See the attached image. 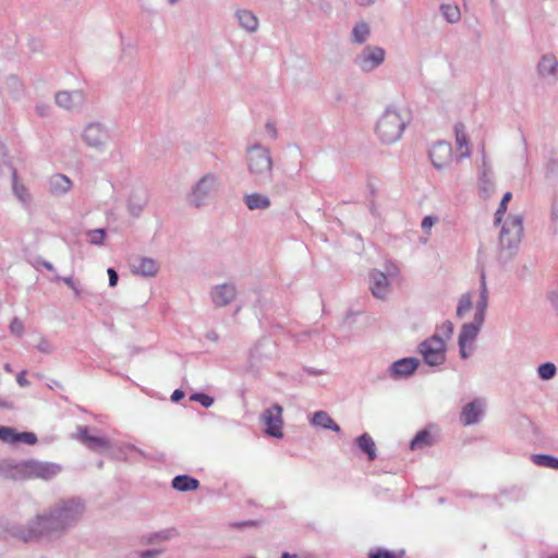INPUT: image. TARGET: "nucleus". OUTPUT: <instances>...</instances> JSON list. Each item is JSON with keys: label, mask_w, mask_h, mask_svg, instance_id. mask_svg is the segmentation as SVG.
<instances>
[{"label": "nucleus", "mask_w": 558, "mask_h": 558, "mask_svg": "<svg viewBox=\"0 0 558 558\" xmlns=\"http://www.w3.org/2000/svg\"><path fill=\"white\" fill-rule=\"evenodd\" d=\"M106 234L107 232L104 228L88 230L86 233L87 241L93 245H102L106 239Z\"/></svg>", "instance_id": "obj_39"}, {"label": "nucleus", "mask_w": 558, "mask_h": 558, "mask_svg": "<svg viewBox=\"0 0 558 558\" xmlns=\"http://www.w3.org/2000/svg\"><path fill=\"white\" fill-rule=\"evenodd\" d=\"M178 535V531L174 527L165 529L158 532L148 533L141 537L142 545H154L167 542Z\"/></svg>", "instance_id": "obj_22"}, {"label": "nucleus", "mask_w": 558, "mask_h": 558, "mask_svg": "<svg viewBox=\"0 0 558 558\" xmlns=\"http://www.w3.org/2000/svg\"><path fill=\"white\" fill-rule=\"evenodd\" d=\"M36 112L40 116V117H47L49 116L50 113V106L49 105H45V104H38L36 106Z\"/></svg>", "instance_id": "obj_56"}, {"label": "nucleus", "mask_w": 558, "mask_h": 558, "mask_svg": "<svg viewBox=\"0 0 558 558\" xmlns=\"http://www.w3.org/2000/svg\"><path fill=\"white\" fill-rule=\"evenodd\" d=\"M171 486L179 492H192L199 487V481L187 474H182L172 478Z\"/></svg>", "instance_id": "obj_24"}, {"label": "nucleus", "mask_w": 558, "mask_h": 558, "mask_svg": "<svg viewBox=\"0 0 558 558\" xmlns=\"http://www.w3.org/2000/svg\"><path fill=\"white\" fill-rule=\"evenodd\" d=\"M73 437L93 451L101 452L110 448L108 438L90 435L88 426L85 425H78Z\"/></svg>", "instance_id": "obj_11"}, {"label": "nucleus", "mask_w": 558, "mask_h": 558, "mask_svg": "<svg viewBox=\"0 0 558 558\" xmlns=\"http://www.w3.org/2000/svg\"><path fill=\"white\" fill-rule=\"evenodd\" d=\"M247 170L258 184L270 182L272 177V158L270 150L262 144H254L246 148Z\"/></svg>", "instance_id": "obj_3"}, {"label": "nucleus", "mask_w": 558, "mask_h": 558, "mask_svg": "<svg viewBox=\"0 0 558 558\" xmlns=\"http://www.w3.org/2000/svg\"><path fill=\"white\" fill-rule=\"evenodd\" d=\"M148 193L144 189H135L131 192L129 201H128V211L129 214L134 217L138 218L144 208L148 204Z\"/></svg>", "instance_id": "obj_17"}, {"label": "nucleus", "mask_w": 558, "mask_h": 558, "mask_svg": "<svg viewBox=\"0 0 558 558\" xmlns=\"http://www.w3.org/2000/svg\"><path fill=\"white\" fill-rule=\"evenodd\" d=\"M12 189L16 198L22 203L23 207L27 208L32 203V196L28 190L17 182V173L12 169Z\"/></svg>", "instance_id": "obj_28"}, {"label": "nucleus", "mask_w": 558, "mask_h": 558, "mask_svg": "<svg viewBox=\"0 0 558 558\" xmlns=\"http://www.w3.org/2000/svg\"><path fill=\"white\" fill-rule=\"evenodd\" d=\"M14 436V428L9 426L0 425V440L5 444H12Z\"/></svg>", "instance_id": "obj_44"}, {"label": "nucleus", "mask_w": 558, "mask_h": 558, "mask_svg": "<svg viewBox=\"0 0 558 558\" xmlns=\"http://www.w3.org/2000/svg\"><path fill=\"white\" fill-rule=\"evenodd\" d=\"M191 400L199 402L204 408H210L214 404V398L204 392L193 393Z\"/></svg>", "instance_id": "obj_43"}, {"label": "nucleus", "mask_w": 558, "mask_h": 558, "mask_svg": "<svg viewBox=\"0 0 558 558\" xmlns=\"http://www.w3.org/2000/svg\"><path fill=\"white\" fill-rule=\"evenodd\" d=\"M132 274L145 278L156 277L159 270L158 263L150 257L134 256L130 259Z\"/></svg>", "instance_id": "obj_15"}, {"label": "nucleus", "mask_w": 558, "mask_h": 558, "mask_svg": "<svg viewBox=\"0 0 558 558\" xmlns=\"http://www.w3.org/2000/svg\"><path fill=\"white\" fill-rule=\"evenodd\" d=\"M512 198V193L511 192H506L499 203V206L495 213V218H494V225L495 226H498L500 225V222L502 221V218L507 211V207H508V203L511 201Z\"/></svg>", "instance_id": "obj_36"}, {"label": "nucleus", "mask_w": 558, "mask_h": 558, "mask_svg": "<svg viewBox=\"0 0 558 558\" xmlns=\"http://www.w3.org/2000/svg\"><path fill=\"white\" fill-rule=\"evenodd\" d=\"M369 558H400L396 553L379 548L375 551H371Z\"/></svg>", "instance_id": "obj_45"}, {"label": "nucleus", "mask_w": 558, "mask_h": 558, "mask_svg": "<svg viewBox=\"0 0 558 558\" xmlns=\"http://www.w3.org/2000/svg\"><path fill=\"white\" fill-rule=\"evenodd\" d=\"M446 342L439 333H434L432 337L422 341L418 345V352L423 356L424 362L429 366H439L446 361Z\"/></svg>", "instance_id": "obj_6"}, {"label": "nucleus", "mask_w": 558, "mask_h": 558, "mask_svg": "<svg viewBox=\"0 0 558 558\" xmlns=\"http://www.w3.org/2000/svg\"><path fill=\"white\" fill-rule=\"evenodd\" d=\"M109 277V286L116 287L119 281V275L113 268H108L107 270Z\"/></svg>", "instance_id": "obj_55"}, {"label": "nucleus", "mask_w": 558, "mask_h": 558, "mask_svg": "<svg viewBox=\"0 0 558 558\" xmlns=\"http://www.w3.org/2000/svg\"><path fill=\"white\" fill-rule=\"evenodd\" d=\"M429 158L436 169H442L452 158V147L446 141L436 142L429 149Z\"/></svg>", "instance_id": "obj_13"}, {"label": "nucleus", "mask_w": 558, "mask_h": 558, "mask_svg": "<svg viewBox=\"0 0 558 558\" xmlns=\"http://www.w3.org/2000/svg\"><path fill=\"white\" fill-rule=\"evenodd\" d=\"M36 263H37L38 265H41L43 267H45V268H46L47 270H49V271H54V267H53V265H52L50 262L44 260V259H41V258H38V259L36 260Z\"/></svg>", "instance_id": "obj_63"}, {"label": "nucleus", "mask_w": 558, "mask_h": 558, "mask_svg": "<svg viewBox=\"0 0 558 558\" xmlns=\"http://www.w3.org/2000/svg\"><path fill=\"white\" fill-rule=\"evenodd\" d=\"M265 129L272 138H277L278 132L274 122L268 121L265 125Z\"/></svg>", "instance_id": "obj_57"}, {"label": "nucleus", "mask_w": 558, "mask_h": 558, "mask_svg": "<svg viewBox=\"0 0 558 558\" xmlns=\"http://www.w3.org/2000/svg\"><path fill=\"white\" fill-rule=\"evenodd\" d=\"M24 442L28 445H35L37 442V436L32 432H16L14 429V436L12 439V444Z\"/></svg>", "instance_id": "obj_40"}, {"label": "nucleus", "mask_w": 558, "mask_h": 558, "mask_svg": "<svg viewBox=\"0 0 558 558\" xmlns=\"http://www.w3.org/2000/svg\"><path fill=\"white\" fill-rule=\"evenodd\" d=\"M437 217L426 216L423 218L421 227L425 232H427V230L430 229L437 222Z\"/></svg>", "instance_id": "obj_50"}, {"label": "nucleus", "mask_w": 558, "mask_h": 558, "mask_svg": "<svg viewBox=\"0 0 558 558\" xmlns=\"http://www.w3.org/2000/svg\"><path fill=\"white\" fill-rule=\"evenodd\" d=\"M185 396L184 391L180 390V389H175L171 396V400L173 402H178L180 401L181 399H183Z\"/></svg>", "instance_id": "obj_62"}, {"label": "nucleus", "mask_w": 558, "mask_h": 558, "mask_svg": "<svg viewBox=\"0 0 558 558\" xmlns=\"http://www.w3.org/2000/svg\"><path fill=\"white\" fill-rule=\"evenodd\" d=\"M435 333H439V337H442V341L450 339L453 333V324L450 320L444 322L440 326L436 328Z\"/></svg>", "instance_id": "obj_41"}, {"label": "nucleus", "mask_w": 558, "mask_h": 558, "mask_svg": "<svg viewBox=\"0 0 558 558\" xmlns=\"http://www.w3.org/2000/svg\"><path fill=\"white\" fill-rule=\"evenodd\" d=\"M488 306V289L484 270L481 272L480 298L476 303V311L486 313Z\"/></svg>", "instance_id": "obj_32"}, {"label": "nucleus", "mask_w": 558, "mask_h": 558, "mask_svg": "<svg viewBox=\"0 0 558 558\" xmlns=\"http://www.w3.org/2000/svg\"><path fill=\"white\" fill-rule=\"evenodd\" d=\"M220 186V179L217 174L209 172L204 174L191 189L187 194V203L195 207L202 208L209 204L214 193Z\"/></svg>", "instance_id": "obj_5"}, {"label": "nucleus", "mask_w": 558, "mask_h": 558, "mask_svg": "<svg viewBox=\"0 0 558 558\" xmlns=\"http://www.w3.org/2000/svg\"><path fill=\"white\" fill-rule=\"evenodd\" d=\"M478 332H480V329L476 328V326L470 325L468 323L462 325L460 333H459V338H458V343H468V342L474 341L476 339Z\"/></svg>", "instance_id": "obj_34"}, {"label": "nucleus", "mask_w": 558, "mask_h": 558, "mask_svg": "<svg viewBox=\"0 0 558 558\" xmlns=\"http://www.w3.org/2000/svg\"><path fill=\"white\" fill-rule=\"evenodd\" d=\"M230 525L235 529L254 527L258 525V522L254 520H246L240 522H232Z\"/></svg>", "instance_id": "obj_51"}, {"label": "nucleus", "mask_w": 558, "mask_h": 558, "mask_svg": "<svg viewBox=\"0 0 558 558\" xmlns=\"http://www.w3.org/2000/svg\"><path fill=\"white\" fill-rule=\"evenodd\" d=\"M407 125L405 119L395 107H388L376 124V134L385 144L400 140Z\"/></svg>", "instance_id": "obj_4"}, {"label": "nucleus", "mask_w": 558, "mask_h": 558, "mask_svg": "<svg viewBox=\"0 0 558 558\" xmlns=\"http://www.w3.org/2000/svg\"><path fill=\"white\" fill-rule=\"evenodd\" d=\"M472 305L473 304L470 295L463 294L459 300V304L457 307V316L462 317L466 312H469L472 308Z\"/></svg>", "instance_id": "obj_42"}, {"label": "nucleus", "mask_w": 558, "mask_h": 558, "mask_svg": "<svg viewBox=\"0 0 558 558\" xmlns=\"http://www.w3.org/2000/svg\"><path fill=\"white\" fill-rule=\"evenodd\" d=\"M386 52L378 46H366L354 58V64L361 71L368 73L377 69L385 61Z\"/></svg>", "instance_id": "obj_7"}, {"label": "nucleus", "mask_w": 558, "mask_h": 558, "mask_svg": "<svg viewBox=\"0 0 558 558\" xmlns=\"http://www.w3.org/2000/svg\"><path fill=\"white\" fill-rule=\"evenodd\" d=\"M53 280L54 281L62 280L70 289H72L74 291L76 296H78L81 294V291L75 286L72 277H61V276L57 275Z\"/></svg>", "instance_id": "obj_47"}, {"label": "nucleus", "mask_w": 558, "mask_h": 558, "mask_svg": "<svg viewBox=\"0 0 558 558\" xmlns=\"http://www.w3.org/2000/svg\"><path fill=\"white\" fill-rule=\"evenodd\" d=\"M355 444L359 447V449L367 456V459L369 461L376 459V446L373 438L367 433H364L361 436H359L355 439Z\"/></svg>", "instance_id": "obj_29"}, {"label": "nucleus", "mask_w": 558, "mask_h": 558, "mask_svg": "<svg viewBox=\"0 0 558 558\" xmlns=\"http://www.w3.org/2000/svg\"><path fill=\"white\" fill-rule=\"evenodd\" d=\"M371 35L369 25L366 22L356 23L351 33V40L354 44H364Z\"/></svg>", "instance_id": "obj_30"}, {"label": "nucleus", "mask_w": 558, "mask_h": 558, "mask_svg": "<svg viewBox=\"0 0 558 558\" xmlns=\"http://www.w3.org/2000/svg\"><path fill=\"white\" fill-rule=\"evenodd\" d=\"M23 470L28 476L50 480L61 472V466L57 463L32 459L23 462Z\"/></svg>", "instance_id": "obj_10"}, {"label": "nucleus", "mask_w": 558, "mask_h": 558, "mask_svg": "<svg viewBox=\"0 0 558 558\" xmlns=\"http://www.w3.org/2000/svg\"><path fill=\"white\" fill-rule=\"evenodd\" d=\"M369 289L372 294L380 300L386 299L389 292V281L387 276L379 270H372L369 272Z\"/></svg>", "instance_id": "obj_18"}, {"label": "nucleus", "mask_w": 558, "mask_h": 558, "mask_svg": "<svg viewBox=\"0 0 558 558\" xmlns=\"http://www.w3.org/2000/svg\"><path fill=\"white\" fill-rule=\"evenodd\" d=\"M235 17L241 28L245 29L248 33H255L258 29V19L257 16L250 10H238L235 12Z\"/></svg>", "instance_id": "obj_23"}, {"label": "nucleus", "mask_w": 558, "mask_h": 558, "mask_svg": "<svg viewBox=\"0 0 558 558\" xmlns=\"http://www.w3.org/2000/svg\"><path fill=\"white\" fill-rule=\"evenodd\" d=\"M8 86L12 89H14L15 92H20L21 88H22V84L20 82V80L12 75L8 78Z\"/></svg>", "instance_id": "obj_54"}, {"label": "nucleus", "mask_w": 558, "mask_h": 558, "mask_svg": "<svg viewBox=\"0 0 558 558\" xmlns=\"http://www.w3.org/2000/svg\"><path fill=\"white\" fill-rule=\"evenodd\" d=\"M82 137L90 148L104 151L109 140V132L102 123L90 122L85 126Z\"/></svg>", "instance_id": "obj_8"}, {"label": "nucleus", "mask_w": 558, "mask_h": 558, "mask_svg": "<svg viewBox=\"0 0 558 558\" xmlns=\"http://www.w3.org/2000/svg\"><path fill=\"white\" fill-rule=\"evenodd\" d=\"M523 234V217L509 215L499 234V255L501 263L510 260L517 252Z\"/></svg>", "instance_id": "obj_2"}, {"label": "nucleus", "mask_w": 558, "mask_h": 558, "mask_svg": "<svg viewBox=\"0 0 558 558\" xmlns=\"http://www.w3.org/2000/svg\"><path fill=\"white\" fill-rule=\"evenodd\" d=\"M531 460L538 466L558 470V458L554 456L544 453L532 454Z\"/></svg>", "instance_id": "obj_33"}, {"label": "nucleus", "mask_w": 558, "mask_h": 558, "mask_svg": "<svg viewBox=\"0 0 558 558\" xmlns=\"http://www.w3.org/2000/svg\"><path fill=\"white\" fill-rule=\"evenodd\" d=\"M205 337L208 340H211V341H215V342L218 341V339H219V336H218V333L215 330L208 331Z\"/></svg>", "instance_id": "obj_64"}, {"label": "nucleus", "mask_w": 558, "mask_h": 558, "mask_svg": "<svg viewBox=\"0 0 558 558\" xmlns=\"http://www.w3.org/2000/svg\"><path fill=\"white\" fill-rule=\"evenodd\" d=\"M484 414V403L475 399L465 404L461 411L460 420L463 425H473L480 422Z\"/></svg>", "instance_id": "obj_19"}, {"label": "nucleus", "mask_w": 558, "mask_h": 558, "mask_svg": "<svg viewBox=\"0 0 558 558\" xmlns=\"http://www.w3.org/2000/svg\"><path fill=\"white\" fill-rule=\"evenodd\" d=\"M282 407L278 403L272 404L270 408L264 410L262 413V421L265 423V433L275 438H282Z\"/></svg>", "instance_id": "obj_9"}, {"label": "nucleus", "mask_w": 558, "mask_h": 558, "mask_svg": "<svg viewBox=\"0 0 558 558\" xmlns=\"http://www.w3.org/2000/svg\"><path fill=\"white\" fill-rule=\"evenodd\" d=\"M318 7L323 12H325L327 14H329L332 9L331 3L328 0H322L319 2Z\"/></svg>", "instance_id": "obj_59"}, {"label": "nucleus", "mask_w": 558, "mask_h": 558, "mask_svg": "<svg viewBox=\"0 0 558 558\" xmlns=\"http://www.w3.org/2000/svg\"><path fill=\"white\" fill-rule=\"evenodd\" d=\"M453 130L458 149L461 150V153L457 156V160L460 161L461 159L468 158L471 155V150L469 147V137L465 133V125L463 123H456Z\"/></svg>", "instance_id": "obj_21"}, {"label": "nucleus", "mask_w": 558, "mask_h": 558, "mask_svg": "<svg viewBox=\"0 0 558 558\" xmlns=\"http://www.w3.org/2000/svg\"><path fill=\"white\" fill-rule=\"evenodd\" d=\"M440 12H441L442 16L445 17V20L451 24L457 23L461 17L460 10L457 5L441 4Z\"/></svg>", "instance_id": "obj_35"}, {"label": "nucleus", "mask_w": 558, "mask_h": 558, "mask_svg": "<svg viewBox=\"0 0 558 558\" xmlns=\"http://www.w3.org/2000/svg\"><path fill=\"white\" fill-rule=\"evenodd\" d=\"M547 172H551V173L558 172V161L556 159H550L547 162Z\"/></svg>", "instance_id": "obj_60"}, {"label": "nucleus", "mask_w": 558, "mask_h": 558, "mask_svg": "<svg viewBox=\"0 0 558 558\" xmlns=\"http://www.w3.org/2000/svg\"><path fill=\"white\" fill-rule=\"evenodd\" d=\"M85 509L81 497L60 499L25 525L12 526L10 533L24 543L38 542L43 537L59 538L81 520Z\"/></svg>", "instance_id": "obj_1"}, {"label": "nucleus", "mask_w": 558, "mask_h": 558, "mask_svg": "<svg viewBox=\"0 0 558 558\" xmlns=\"http://www.w3.org/2000/svg\"><path fill=\"white\" fill-rule=\"evenodd\" d=\"M420 365L416 357H403L395 361L388 368V374L395 379L407 378L414 374Z\"/></svg>", "instance_id": "obj_16"}, {"label": "nucleus", "mask_w": 558, "mask_h": 558, "mask_svg": "<svg viewBox=\"0 0 558 558\" xmlns=\"http://www.w3.org/2000/svg\"><path fill=\"white\" fill-rule=\"evenodd\" d=\"M57 106L65 110L74 111L82 108L85 102V96L82 90H62L54 96Z\"/></svg>", "instance_id": "obj_14"}, {"label": "nucleus", "mask_w": 558, "mask_h": 558, "mask_svg": "<svg viewBox=\"0 0 558 558\" xmlns=\"http://www.w3.org/2000/svg\"><path fill=\"white\" fill-rule=\"evenodd\" d=\"M163 549L160 548H154V549H147L141 553L140 558H155L158 555L163 554Z\"/></svg>", "instance_id": "obj_52"}, {"label": "nucleus", "mask_w": 558, "mask_h": 558, "mask_svg": "<svg viewBox=\"0 0 558 558\" xmlns=\"http://www.w3.org/2000/svg\"><path fill=\"white\" fill-rule=\"evenodd\" d=\"M10 331L15 336L21 337L24 332V325L22 320L14 317L10 324Z\"/></svg>", "instance_id": "obj_46"}, {"label": "nucleus", "mask_w": 558, "mask_h": 558, "mask_svg": "<svg viewBox=\"0 0 558 558\" xmlns=\"http://www.w3.org/2000/svg\"><path fill=\"white\" fill-rule=\"evenodd\" d=\"M537 72L542 77H550L553 82L558 78V61L553 54H544L538 64Z\"/></svg>", "instance_id": "obj_20"}, {"label": "nucleus", "mask_w": 558, "mask_h": 558, "mask_svg": "<svg viewBox=\"0 0 558 558\" xmlns=\"http://www.w3.org/2000/svg\"><path fill=\"white\" fill-rule=\"evenodd\" d=\"M461 359L465 360L470 356V352L466 350V343H458Z\"/></svg>", "instance_id": "obj_61"}, {"label": "nucleus", "mask_w": 558, "mask_h": 558, "mask_svg": "<svg viewBox=\"0 0 558 558\" xmlns=\"http://www.w3.org/2000/svg\"><path fill=\"white\" fill-rule=\"evenodd\" d=\"M36 348L38 351L46 353V354H50L53 351L52 344L46 339H40V341L36 345Z\"/></svg>", "instance_id": "obj_49"}, {"label": "nucleus", "mask_w": 558, "mask_h": 558, "mask_svg": "<svg viewBox=\"0 0 558 558\" xmlns=\"http://www.w3.org/2000/svg\"><path fill=\"white\" fill-rule=\"evenodd\" d=\"M485 315H486V313H484V312L475 311L473 320L469 324L476 326V328H478L481 330V327L483 326L484 320H485Z\"/></svg>", "instance_id": "obj_48"}, {"label": "nucleus", "mask_w": 558, "mask_h": 558, "mask_svg": "<svg viewBox=\"0 0 558 558\" xmlns=\"http://www.w3.org/2000/svg\"><path fill=\"white\" fill-rule=\"evenodd\" d=\"M557 373L556 365L551 362L543 363L537 368V374L541 379L543 380H549L551 379Z\"/></svg>", "instance_id": "obj_38"}, {"label": "nucleus", "mask_w": 558, "mask_h": 558, "mask_svg": "<svg viewBox=\"0 0 558 558\" xmlns=\"http://www.w3.org/2000/svg\"><path fill=\"white\" fill-rule=\"evenodd\" d=\"M71 180L64 174L57 173L49 180V191L53 195L65 194L71 189Z\"/></svg>", "instance_id": "obj_25"}, {"label": "nucleus", "mask_w": 558, "mask_h": 558, "mask_svg": "<svg viewBox=\"0 0 558 558\" xmlns=\"http://www.w3.org/2000/svg\"><path fill=\"white\" fill-rule=\"evenodd\" d=\"M238 290L234 283L225 282L213 287L210 298L217 307H223L231 304L236 298Z\"/></svg>", "instance_id": "obj_12"}, {"label": "nucleus", "mask_w": 558, "mask_h": 558, "mask_svg": "<svg viewBox=\"0 0 558 558\" xmlns=\"http://www.w3.org/2000/svg\"><path fill=\"white\" fill-rule=\"evenodd\" d=\"M243 201L250 210L267 209L271 204L268 196L259 193L246 194Z\"/></svg>", "instance_id": "obj_27"}, {"label": "nucleus", "mask_w": 558, "mask_h": 558, "mask_svg": "<svg viewBox=\"0 0 558 558\" xmlns=\"http://www.w3.org/2000/svg\"><path fill=\"white\" fill-rule=\"evenodd\" d=\"M433 445V437L427 429H421L410 441L412 450L422 449Z\"/></svg>", "instance_id": "obj_31"}, {"label": "nucleus", "mask_w": 558, "mask_h": 558, "mask_svg": "<svg viewBox=\"0 0 558 558\" xmlns=\"http://www.w3.org/2000/svg\"><path fill=\"white\" fill-rule=\"evenodd\" d=\"M26 372L25 371H22L17 376H16V381L17 384L21 386V387H27L29 386V381L28 379L26 378Z\"/></svg>", "instance_id": "obj_58"}, {"label": "nucleus", "mask_w": 558, "mask_h": 558, "mask_svg": "<svg viewBox=\"0 0 558 558\" xmlns=\"http://www.w3.org/2000/svg\"><path fill=\"white\" fill-rule=\"evenodd\" d=\"M480 183H481V194L484 198H488L492 193L494 192V182L493 180L489 178L486 169L483 170V173L480 178Z\"/></svg>", "instance_id": "obj_37"}, {"label": "nucleus", "mask_w": 558, "mask_h": 558, "mask_svg": "<svg viewBox=\"0 0 558 558\" xmlns=\"http://www.w3.org/2000/svg\"><path fill=\"white\" fill-rule=\"evenodd\" d=\"M311 424L324 429H330L339 433L340 426L332 420L326 411H317L311 418Z\"/></svg>", "instance_id": "obj_26"}, {"label": "nucleus", "mask_w": 558, "mask_h": 558, "mask_svg": "<svg viewBox=\"0 0 558 558\" xmlns=\"http://www.w3.org/2000/svg\"><path fill=\"white\" fill-rule=\"evenodd\" d=\"M548 300L556 313V315L558 316V292L557 291H551L548 293Z\"/></svg>", "instance_id": "obj_53"}]
</instances>
